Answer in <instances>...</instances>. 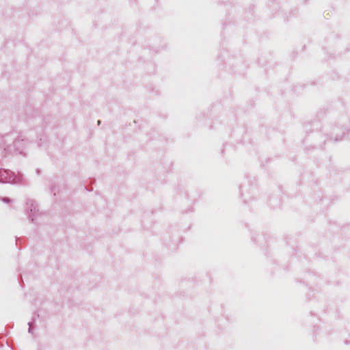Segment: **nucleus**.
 Here are the masks:
<instances>
[{
	"instance_id": "obj_2",
	"label": "nucleus",
	"mask_w": 350,
	"mask_h": 350,
	"mask_svg": "<svg viewBox=\"0 0 350 350\" xmlns=\"http://www.w3.org/2000/svg\"><path fill=\"white\" fill-rule=\"evenodd\" d=\"M3 201L5 202H10V200L8 198H3Z\"/></svg>"
},
{
	"instance_id": "obj_3",
	"label": "nucleus",
	"mask_w": 350,
	"mask_h": 350,
	"mask_svg": "<svg viewBox=\"0 0 350 350\" xmlns=\"http://www.w3.org/2000/svg\"><path fill=\"white\" fill-rule=\"evenodd\" d=\"M29 332H31V325L30 323H29Z\"/></svg>"
},
{
	"instance_id": "obj_1",
	"label": "nucleus",
	"mask_w": 350,
	"mask_h": 350,
	"mask_svg": "<svg viewBox=\"0 0 350 350\" xmlns=\"http://www.w3.org/2000/svg\"><path fill=\"white\" fill-rule=\"evenodd\" d=\"M0 182L15 184L18 183L20 180L16 178H12V177H8L7 171H0Z\"/></svg>"
}]
</instances>
